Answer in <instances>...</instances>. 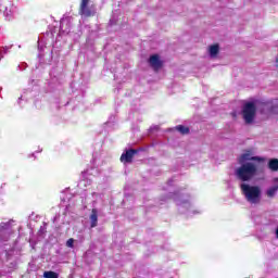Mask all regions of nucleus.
I'll return each instance as SVG.
<instances>
[{
    "mask_svg": "<svg viewBox=\"0 0 278 278\" xmlns=\"http://www.w3.org/2000/svg\"><path fill=\"white\" fill-rule=\"evenodd\" d=\"M258 173L257 164L253 162L242 163L235 172V175L239 181H251Z\"/></svg>",
    "mask_w": 278,
    "mask_h": 278,
    "instance_id": "obj_1",
    "label": "nucleus"
},
{
    "mask_svg": "<svg viewBox=\"0 0 278 278\" xmlns=\"http://www.w3.org/2000/svg\"><path fill=\"white\" fill-rule=\"evenodd\" d=\"M240 190L245 198L248 203H252L253 205H257L260 201H262V188L260 186H251L248 184H241Z\"/></svg>",
    "mask_w": 278,
    "mask_h": 278,
    "instance_id": "obj_2",
    "label": "nucleus"
},
{
    "mask_svg": "<svg viewBox=\"0 0 278 278\" xmlns=\"http://www.w3.org/2000/svg\"><path fill=\"white\" fill-rule=\"evenodd\" d=\"M257 114V106L254 102H248L243 105L242 116L245 125H251L255 121V115Z\"/></svg>",
    "mask_w": 278,
    "mask_h": 278,
    "instance_id": "obj_3",
    "label": "nucleus"
},
{
    "mask_svg": "<svg viewBox=\"0 0 278 278\" xmlns=\"http://www.w3.org/2000/svg\"><path fill=\"white\" fill-rule=\"evenodd\" d=\"M78 14L85 16V18H91L97 14V7L94 4L90 5V0H80Z\"/></svg>",
    "mask_w": 278,
    "mask_h": 278,
    "instance_id": "obj_4",
    "label": "nucleus"
},
{
    "mask_svg": "<svg viewBox=\"0 0 278 278\" xmlns=\"http://www.w3.org/2000/svg\"><path fill=\"white\" fill-rule=\"evenodd\" d=\"M138 153V149H125L119 157V162H122V164H131V162H134V157H136Z\"/></svg>",
    "mask_w": 278,
    "mask_h": 278,
    "instance_id": "obj_5",
    "label": "nucleus"
},
{
    "mask_svg": "<svg viewBox=\"0 0 278 278\" xmlns=\"http://www.w3.org/2000/svg\"><path fill=\"white\" fill-rule=\"evenodd\" d=\"M149 65L154 71V73H160L164 68V61L160 59V54H152L149 58Z\"/></svg>",
    "mask_w": 278,
    "mask_h": 278,
    "instance_id": "obj_6",
    "label": "nucleus"
},
{
    "mask_svg": "<svg viewBox=\"0 0 278 278\" xmlns=\"http://www.w3.org/2000/svg\"><path fill=\"white\" fill-rule=\"evenodd\" d=\"M247 162H264V157L251 156V152L243 153L239 156V164H247Z\"/></svg>",
    "mask_w": 278,
    "mask_h": 278,
    "instance_id": "obj_7",
    "label": "nucleus"
},
{
    "mask_svg": "<svg viewBox=\"0 0 278 278\" xmlns=\"http://www.w3.org/2000/svg\"><path fill=\"white\" fill-rule=\"evenodd\" d=\"M273 184L274 186L266 191V197H268V199H273L278 192V178H274Z\"/></svg>",
    "mask_w": 278,
    "mask_h": 278,
    "instance_id": "obj_8",
    "label": "nucleus"
},
{
    "mask_svg": "<svg viewBox=\"0 0 278 278\" xmlns=\"http://www.w3.org/2000/svg\"><path fill=\"white\" fill-rule=\"evenodd\" d=\"M265 105H268L270 114H278V99L270 100Z\"/></svg>",
    "mask_w": 278,
    "mask_h": 278,
    "instance_id": "obj_9",
    "label": "nucleus"
},
{
    "mask_svg": "<svg viewBox=\"0 0 278 278\" xmlns=\"http://www.w3.org/2000/svg\"><path fill=\"white\" fill-rule=\"evenodd\" d=\"M90 220H91V225H90L91 228L97 227L99 223V212L97 211V208L91 210Z\"/></svg>",
    "mask_w": 278,
    "mask_h": 278,
    "instance_id": "obj_10",
    "label": "nucleus"
},
{
    "mask_svg": "<svg viewBox=\"0 0 278 278\" xmlns=\"http://www.w3.org/2000/svg\"><path fill=\"white\" fill-rule=\"evenodd\" d=\"M267 166H268L269 170H271L273 173H277V170H278V159L269 160Z\"/></svg>",
    "mask_w": 278,
    "mask_h": 278,
    "instance_id": "obj_11",
    "label": "nucleus"
},
{
    "mask_svg": "<svg viewBox=\"0 0 278 278\" xmlns=\"http://www.w3.org/2000/svg\"><path fill=\"white\" fill-rule=\"evenodd\" d=\"M176 130L179 131V134H181L182 136H188V134H190V128L184 125L176 126Z\"/></svg>",
    "mask_w": 278,
    "mask_h": 278,
    "instance_id": "obj_12",
    "label": "nucleus"
},
{
    "mask_svg": "<svg viewBox=\"0 0 278 278\" xmlns=\"http://www.w3.org/2000/svg\"><path fill=\"white\" fill-rule=\"evenodd\" d=\"M218 51H220V47L218 46V43L213 45V46L210 47V55L212 58L218 55Z\"/></svg>",
    "mask_w": 278,
    "mask_h": 278,
    "instance_id": "obj_13",
    "label": "nucleus"
},
{
    "mask_svg": "<svg viewBox=\"0 0 278 278\" xmlns=\"http://www.w3.org/2000/svg\"><path fill=\"white\" fill-rule=\"evenodd\" d=\"M43 277L45 278H59V275L55 271H45Z\"/></svg>",
    "mask_w": 278,
    "mask_h": 278,
    "instance_id": "obj_14",
    "label": "nucleus"
},
{
    "mask_svg": "<svg viewBox=\"0 0 278 278\" xmlns=\"http://www.w3.org/2000/svg\"><path fill=\"white\" fill-rule=\"evenodd\" d=\"M75 244V239L71 238L66 241V247H68L70 249H73Z\"/></svg>",
    "mask_w": 278,
    "mask_h": 278,
    "instance_id": "obj_15",
    "label": "nucleus"
},
{
    "mask_svg": "<svg viewBox=\"0 0 278 278\" xmlns=\"http://www.w3.org/2000/svg\"><path fill=\"white\" fill-rule=\"evenodd\" d=\"M276 238L278 239V228L276 229Z\"/></svg>",
    "mask_w": 278,
    "mask_h": 278,
    "instance_id": "obj_16",
    "label": "nucleus"
}]
</instances>
